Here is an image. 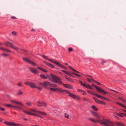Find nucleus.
I'll return each instance as SVG.
<instances>
[{
  "instance_id": "45",
  "label": "nucleus",
  "mask_w": 126,
  "mask_h": 126,
  "mask_svg": "<svg viewBox=\"0 0 126 126\" xmlns=\"http://www.w3.org/2000/svg\"><path fill=\"white\" fill-rule=\"evenodd\" d=\"M79 83L81 84V85L83 86V85H85V83H83L82 82L80 81H79Z\"/></svg>"
},
{
  "instance_id": "36",
  "label": "nucleus",
  "mask_w": 126,
  "mask_h": 126,
  "mask_svg": "<svg viewBox=\"0 0 126 126\" xmlns=\"http://www.w3.org/2000/svg\"><path fill=\"white\" fill-rule=\"evenodd\" d=\"M65 78L66 79L69 81H70L71 82V81H72V79L70 78H68L65 77Z\"/></svg>"
},
{
  "instance_id": "7",
  "label": "nucleus",
  "mask_w": 126,
  "mask_h": 126,
  "mask_svg": "<svg viewBox=\"0 0 126 126\" xmlns=\"http://www.w3.org/2000/svg\"><path fill=\"white\" fill-rule=\"evenodd\" d=\"M67 93H68L69 94V96L72 98L74 99H77L78 100H79L80 99V98L78 97L77 96L75 95L74 94L72 93H71L70 92L67 91Z\"/></svg>"
},
{
  "instance_id": "35",
  "label": "nucleus",
  "mask_w": 126,
  "mask_h": 126,
  "mask_svg": "<svg viewBox=\"0 0 126 126\" xmlns=\"http://www.w3.org/2000/svg\"><path fill=\"white\" fill-rule=\"evenodd\" d=\"M31 82H29L28 81H26L24 82V83L26 85H30Z\"/></svg>"
},
{
  "instance_id": "54",
  "label": "nucleus",
  "mask_w": 126,
  "mask_h": 126,
  "mask_svg": "<svg viewBox=\"0 0 126 126\" xmlns=\"http://www.w3.org/2000/svg\"><path fill=\"white\" fill-rule=\"evenodd\" d=\"M83 100L84 101H88V99H87L86 98H83Z\"/></svg>"
},
{
  "instance_id": "57",
  "label": "nucleus",
  "mask_w": 126,
  "mask_h": 126,
  "mask_svg": "<svg viewBox=\"0 0 126 126\" xmlns=\"http://www.w3.org/2000/svg\"><path fill=\"white\" fill-rule=\"evenodd\" d=\"M87 80L89 82H90L91 81V79L89 78H88L87 79Z\"/></svg>"
},
{
  "instance_id": "64",
  "label": "nucleus",
  "mask_w": 126,
  "mask_h": 126,
  "mask_svg": "<svg viewBox=\"0 0 126 126\" xmlns=\"http://www.w3.org/2000/svg\"><path fill=\"white\" fill-rule=\"evenodd\" d=\"M23 119L25 120H26V121H27L28 120L27 119V118H23Z\"/></svg>"
},
{
  "instance_id": "4",
  "label": "nucleus",
  "mask_w": 126,
  "mask_h": 126,
  "mask_svg": "<svg viewBox=\"0 0 126 126\" xmlns=\"http://www.w3.org/2000/svg\"><path fill=\"white\" fill-rule=\"evenodd\" d=\"M29 111L31 112H37L38 114L42 115L43 116H45L46 115V114L43 112H42L40 111H38L34 109H30Z\"/></svg>"
},
{
  "instance_id": "55",
  "label": "nucleus",
  "mask_w": 126,
  "mask_h": 126,
  "mask_svg": "<svg viewBox=\"0 0 126 126\" xmlns=\"http://www.w3.org/2000/svg\"><path fill=\"white\" fill-rule=\"evenodd\" d=\"M106 63V61H103L101 63V64L102 65H103L105 63Z\"/></svg>"
},
{
  "instance_id": "25",
  "label": "nucleus",
  "mask_w": 126,
  "mask_h": 126,
  "mask_svg": "<svg viewBox=\"0 0 126 126\" xmlns=\"http://www.w3.org/2000/svg\"><path fill=\"white\" fill-rule=\"evenodd\" d=\"M29 63L31 64L34 66H36L37 65V64L35 63L34 62L30 61Z\"/></svg>"
},
{
  "instance_id": "29",
  "label": "nucleus",
  "mask_w": 126,
  "mask_h": 126,
  "mask_svg": "<svg viewBox=\"0 0 126 126\" xmlns=\"http://www.w3.org/2000/svg\"><path fill=\"white\" fill-rule=\"evenodd\" d=\"M49 61H50V62H53L55 64H56V63H57V62H56V61L53 59H48Z\"/></svg>"
},
{
  "instance_id": "58",
  "label": "nucleus",
  "mask_w": 126,
  "mask_h": 126,
  "mask_svg": "<svg viewBox=\"0 0 126 126\" xmlns=\"http://www.w3.org/2000/svg\"><path fill=\"white\" fill-rule=\"evenodd\" d=\"M37 68H38L40 70H41L42 71V70H43V69L41 67H37Z\"/></svg>"
},
{
  "instance_id": "40",
  "label": "nucleus",
  "mask_w": 126,
  "mask_h": 126,
  "mask_svg": "<svg viewBox=\"0 0 126 126\" xmlns=\"http://www.w3.org/2000/svg\"><path fill=\"white\" fill-rule=\"evenodd\" d=\"M48 66L50 67H51L52 68H54V66L52 64H50V63L49 65Z\"/></svg>"
},
{
  "instance_id": "49",
  "label": "nucleus",
  "mask_w": 126,
  "mask_h": 126,
  "mask_svg": "<svg viewBox=\"0 0 126 126\" xmlns=\"http://www.w3.org/2000/svg\"><path fill=\"white\" fill-rule=\"evenodd\" d=\"M81 92L82 93V94L83 95H85L86 94V93L84 91H81Z\"/></svg>"
},
{
  "instance_id": "16",
  "label": "nucleus",
  "mask_w": 126,
  "mask_h": 126,
  "mask_svg": "<svg viewBox=\"0 0 126 126\" xmlns=\"http://www.w3.org/2000/svg\"><path fill=\"white\" fill-rule=\"evenodd\" d=\"M63 85L65 87L67 88L70 89H72L73 88V87L72 85L69 84H63Z\"/></svg>"
},
{
  "instance_id": "32",
  "label": "nucleus",
  "mask_w": 126,
  "mask_h": 126,
  "mask_svg": "<svg viewBox=\"0 0 126 126\" xmlns=\"http://www.w3.org/2000/svg\"><path fill=\"white\" fill-rule=\"evenodd\" d=\"M56 64L58 65L59 66L62 68L63 67V65H61V64L59 63H58L57 62L56 63Z\"/></svg>"
},
{
  "instance_id": "14",
  "label": "nucleus",
  "mask_w": 126,
  "mask_h": 126,
  "mask_svg": "<svg viewBox=\"0 0 126 126\" xmlns=\"http://www.w3.org/2000/svg\"><path fill=\"white\" fill-rule=\"evenodd\" d=\"M11 102H12L15 103L16 104H19V105H20L21 106H20V107H24L25 106L22 103L19 102L14 100H11Z\"/></svg>"
},
{
  "instance_id": "38",
  "label": "nucleus",
  "mask_w": 126,
  "mask_h": 126,
  "mask_svg": "<svg viewBox=\"0 0 126 126\" xmlns=\"http://www.w3.org/2000/svg\"><path fill=\"white\" fill-rule=\"evenodd\" d=\"M68 51L69 52L72 51L73 50L72 49L71 47L69 48L68 49Z\"/></svg>"
},
{
  "instance_id": "12",
  "label": "nucleus",
  "mask_w": 126,
  "mask_h": 126,
  "mask_svg": "<svg viewBox=\"0 0 126 126\" xmlns=\"http://www.w3.org/2000/svg\"><path fill=\"white\" fill-rule=\"evenodd\" d=\"M37 104L39 106H43L45 107L46 106V103L43 101H38L37 102Z\"/></svg>"
},
{
  "instance_id": "19",
  "label": "nucleus",
  "mask_w": 126,
  "mask_h": 126,
  "mask_svg": "<svg viewBox=\"0 0 126 126\" xmlns=\"http://www.w3.org/2000/svg\"><path fill=\"white\" fill-rule=\"evenodd\" d=\"M29 86L31 88H35L36 87V84L32 83H31Z\"/></svg>"
},
{
  "instance_id": "17",
  "label": "nucleus",
  "mask_w": 126,
  "mask_h": 126,
  "mask_svg": "<svg viewBox=\"0 0 126 126\" xmlns=\"http://www.w3.org/2000/svg\"><path fill=\"white\" fill-rule=\"evenodd\" d=\"M44 87H45L46 86H50V83L49 82L45 81L44 82Z\"/></svg>"
},
{
  "instance_id": "9",
  "label": "nucleus",
  "mask_w": 126,
  "mask_h": 126,
  "mask_svg": "<svg viewBox=\"0 0 126 126\" xmlns=\"http://www.w3.org/2000/svg\"><path fill=\"white\" fill-rule=\"evenodd\" d=\"M5 106L7 107H13L16 109H18L20 110H22L23 108L21 107H18L16 106H13L11 105L10 104H6L5 105Z\"/></svg>"
},
{
  "instance_id": "13",
  "label": "nucleus",
  "mask_w": 126,
  "mask_h": 126,
  "mask_svg": "<svg viewBox=\"0 0 126 126\" xmlns=\"http://www.w3.org/2000/svg\"><path fill=\"white\" fill-rule=\"evenodd\" d=\"M2 44V43L0 42V45H1ZM0 49L4 51H5L7 52L12 53V52L11 50L2 47H0Z\"/></svg>"
},
{
  "instance_id": "62",
  "label": "nucleus",
  "mask_w": 126,
  "mask_h": 126,
  "mask_svg": "<svg viewBox=\"0 0 126 126\" xmlns=\"http://www.w3.org/2000/svg\"><path fill=\"white\" fill-rule=\"evenodd\" d=\"M42 71L45 72H47V71L46 70H45L43 69Z\"/></svg>"
},
{
  "instance_id": "37",
  "label": "nucleus",
  "mask_w": 126,
  "mask_h": 126,
  "mask_svg": "<svg viewBox=\"0 0 126 126\" xmlns=\"http://www.w3.org/2000/svg\"><path fill=\"white\" fill-rule=\"evenodd\" d=\"M64 116L66 118H69V115H68L66 113H65L64 114Z\"/></svg>"
},
{
  "instance_id": "42",
  "label": "nucleus",
  "mask_w": 126,
  "mask_h": 126,
  "mask_svg": "<svg viewBox=\"0 0 126 126\" xmlns=\"http://www.w3.org/2000/svg\"><path fill=\"white\" fill-rule=\"evenodd\" d=\"M72 74L74 75H75V76H79V77H80L81 76L80 75H79V74H78L76 73H72Z\"/></svg>"
},
{
  "instance_id": "26",
  "label": "nucleus",
  "mask_w": 126,
  "mask_h": 126,
  "mask_svg": "<svg viewBox=\"0 0 126 126\" xmlns=\"http://www.w3.org/2000/svg\"><path fill=\"white\" fill-rule=\"evenodd\" d=\"M121 113H122L120 112H119V113H115V114L116 115L122 117H123V116L122 115H123Z\"/></svg>"
},
{
  "instance_id": "50",
  "label": "nucleus",
  "mask_w": 126,
  "mask_h": 126,
  "mask_svg": "<svg viewBox=\"0 0 126 126\" xmlns=\"http://www.w3.org/2000/svg\"><path fill=\"white\" fill-rule=\"evenodd\" d=\"M42 57L45 59H47V60L48 59L47 58V57L46 56H45L44 55H43L42 56Z\"/></svg>"
},
{
  "instance_id": "15",
  "label": "nucleus",
  "mask_w": 126,
  "mask_h": 126,
  "mask_svg": "<svg viewBox=\"0 0 126 126\" xmlns=\"http://www.w3.org/2000/svg\"><path fill=\"white\" fill-rule=\"evenodd\" d=\"M59 91L60 92H67V90H63L61 89L58 88H56L55 89V91Z\"/></svg>"
},
{
  "instance_id": "47",
  "label": "nucleus",
  "mask_w": 126,
  "mask_h": 126,
  "mask_svg": "<svg viewBox=\"0 0 126 126\" xmlns=\"http://www.w3.org/2000/svg\"><path fill=\"white\" fill-rule=\"evenodd\" d=\"M17 85L19 86L20 87H22V83L21 82H19V83H18V84Z\"/></svg>"
},
{
  "instance_id": "60",
  "label": "nucleus",
  "mask_w": 126,
  "mask_h": 126,
  "mask_svg": "<svg viewBox=\"0 0 126 126\" xmlns=\"http://www.w3.org/2000/svg\"><path fill=\"white\" fill-rule=\"evenodd\" d=\"M119 105H120L121 106L123 107H124V105H123L121 103H120Z\"/></svg>"
},
{
  "instance_id": "56",
  "label": "nucleus",
  "mask_w": 126,
  "mask_h": 126,
  "mask_svg": "<svg viewBox=\"0 0 126 126\" xmlns=\"http://www.w3.org/2000/svg\"><path fill=\"white\" fill-rule=\"evenodd\" d=\"M11 18L12 19H16L17 18L14 16H12Z\"/></svg>"
},
{
  "instance_id": "41",
  "label": "nucleus",
  "mask_w": 126,
  "mask_h": 126,
  "mask_svg": "<svg viewBox=\"0 0 126 126\" xmlns=\"http://www.w3.org/2000/svg\"><path fill=\"white\" fill-rule=\"evenodd\" d=\"M49 90H50L52 91H55V89L52 88H49Z\"/></svg>"
},
{
  "instance_id": "3",
  "label": "nucleus",
  "mask_w": 126,
  "mask_h": 126,
  "mask_svg": "<svg viewBox=\"0 0 126 126\" xmlns=\"http://www.w3.org/2000/svg\"><path fill=\"white\" fill-rule=\"evenodd\" d=\"M5 44L6 46L7 47L9 46L11 48L16 50L17 51L19 48V47L14 46L12 43L9 42H6Z\"/></svg>"
},
{
  "instance_id": "11",
  "label": "nucleus",
  "mask_w": 126,
  "mask_h": 126,
  "mask_svg": "<svg viewBox=\"0 0 126 126\" xmlns=\"http://www.w3.org/2000/svg\"><path fill=\"white\" fill-rule=\"evenodd\" d=\"M91 112L93 116L98 119L99 120L100 119V117L97 113L93 111H91Z\"/></svg>"
},
{
  "instance_id": "52",
  "label": "nucleus",
  "mask_w": 126,
  "mask_h": 126,
  "mask_svg": "<svg viewBox=\"0 0 126 126\" xmlns=\"http://www.w3.org/2000/svg\"><path fill=\"white\" fill-rule=\"evenodd\" d=\"M62 71L64 72V73H65V74H67V72H67V71H66L64 70H62Z\"/></svg>"
},
{
  "instance_id": "1",
  "label": "nucleus",
  "mask_w": 126,
  "mask_h": 126,
  "mask_svg": "<svg viewBox=\"0 0 126 126\" xmlns=\"http://www.w3.org/2000/svg\"><path fill=\"white\" fill-rule=\"evenodd\" d=\"M89 120L95 123L98 122L102 125H104L106 126H114L113 124L110 121L108 120L103 119L102 120H95L94 119L89 118Z\"/></svg>"
},
{
  "instance_id": "51",
  "label": "nucleus",
  "mask_w": 126,
  "mask_h": 126,
  "mask_svg": "<svg viewBox=\"0 0 126 126\" xmlns=\"http://www.w3.org/2000/svg\"><path fill=\"white\" fill-rule=\"evenodd\" d=\"M39 85H42L44 87V82L43 83H42V82H40L39 83Z\"/></svg>"
},
{
  "instance_id": "24",
  "label": "nucleus",
  "mask_w": 126,
  "mask_h": 126,
  "mask_svg": "<svg viewBox=\"0 0 126 126\" xmlns=\"http://www.w3.org/2000/svg\"><path fill=\"white\" fill-rule=\"evenodd\" d=\"M40 77L43 79H46L47 78V77H46L44 75L41 74L40 75Z\"/></svg>"
},
{
  "instance_id": "61",
  "label": "nucleus",
  "mask_w": 126,
  "mask_h": 126,
  "mask_svg": "<svg viewBox=\"0 0 126 126\" xmlns=\"http://www.w3.org/2000/svg\"><path fill=\"white\" fill-rule=\"evenodd\" d=\"M93 88L91 87V86H90L89 87V89H91V90H92L93 89Z\"/></svg>"
},
{
  "instance_id": "18",
  "label": "nucleus",
  "mask_w": 126,
  "mask_h": 126,
  "mask_svg": "<svg viewBox=\"0 0 126 126\" xmlns=\"http://www.w3.org/2000/svg\"><path fill=\"white\" fill-rule=\"evenodd\" d=\"M23 59L24 61L29 63L31 61L30 60L26 58H23Z\"/></svg>"
},
{
  "instance_id": "8",
  "label": "nucleus",
  "mask_w": 126,
  "mask_h": 126,
  "mask_svg": "<svg viewBox=\"0 0 126 126\" xmlns=\"http://www.w3.org/2000/svg\"><path fill=\"white\" fill-rule=\"evenodd\" d=\"M92 85L96 89H97V91H98V92H102L104 93V94H107L108 93L107 92H106L105 91H104V90H103L102 89H101L100 88H99V87H98L92 84Z\"/></svg>"
},
{
  "instance_id": "22",
  "label": "nucleus",
  "mask_w": 126,
  "mask_h": 126,
  "mask_svg": "<svg viewBox=\"0 0 126 126\" xmlns=\"http://www.w3.org/2000/svg\"><path fill=\"white\" fill-rule=\"evenodd\" d=\"M87 91L90 94L92 95H95L96 96V94H97L95 93H94L92 92L89 90H88Z\"/></svg>"
},
{
  "instance_id": "23",
  "label": "nucleus",
  "mask_w": 126,
  "mask_h": 126,
  "mask_svg": "<svg viewBox=\"0 0 126 126\" xmlns=\"http://www.w3.org/2000/svg\"><path fill=\"white\" fill-rule=\"evenodd\" d=\"M92 108L95 110V111H97L98 110L97 107L94 106H92Z\"/></svg>"
},
{
  "instance_id": "30",
  "label": "nucleus",
  "mask_w": 126,
  "mask_h": 126,
  "mask_svg": "<svg viewBox=\"0 0 126 126\" xmlns=\"http://www.w3.org/2000/svg\"><path fill=\"white\" fill-rule=\"evenodd\" d=\"M22 94L23 93L22 91L20 90H19L17 92V94L18 95H20Z\"/></svg>"
},
{
  "instance_id": "10",
  "label": "nucleus",
  "mask_w": 126,
  "mask_h": 126,
  "mask_svg": "<svg viewBox=\"0 0 126 126\" xmlns=\"http://www.w3.org/2000/svg\"><path fill=\"white\" fill-rule=\"evenodd\" d=\"M30 71L32 73L35 74H39V72L36 69L32 67H30L29 68Z\"/></svg>"
},
{
  "instance_id": "46",
  "label": "nucleus",
  "mask_w": 126,
  "mask_h": 126,
  "mask_svg": "<svg viewBox=\"0 0 126 126\" xmlns=\"http://www.w3.org/2000/svg\"><path fill=\"white\" fill-rule=\"evenodd\" d=\"M99 104H103V105H105V103L101 101H100L99 102Z\"/></svg>"
},
{
  "instance_id": "53",
  "label": "nucleus",
  "mask_w": 126,
  "mask_h": 126,
  "mask_svg": "<svg viewBox=\"0 0 126 126\" xmlns=\"http://www.w3.org/2000/svg\"><path fill=\"white\" fill-rule=\"evenodd\" d=\"M66 74L68 75L69 76H72V75L70 73H69L68 72H67V73Z\"/></svg>"
},
{
  "instance_id": "34",
  "label": "nucleus",
  "mask_w": 126,
  "mask_h": 126,
  "mask_svg": "<svg viewBox=\"0 0 126 126\" xmlns=\"http://www.w3.org/2000/svg\"><path fill=\"white\" fill-rule=\"evenodd\" d=\"M12 34H13L14 35H16L17 34V32L15 31L12 32Z\"/></svg>"
},
{
  "instance_id": "39",
  "label": "nucleus",
  "mask_w": 126,
  "mask_h": 126,
  "mask_svg": "<svg viewBox=\"0 0 126 126\" xmlns=\"http://www.w3.org/2000/svg\"><path fill=\"white\" fill-rule=\"evenodd\" d=\"M0 110L2 111H4L5 110V109L3 108L0 107Z\"/></svg>"
},
{
  "instance_id": "48",
  "label": "nucleus",
  "mask_w": 126,
  "mask_h": 126,
  "mask_svg": "<svg viewBox=\"0 0 126 126\" xmlns=\"http://www.w3.org/2000/svg\"><path fill=\"white\" fill-rule=\"evenodd\" d=\"M35 88H37L38 89H39V90H41L43 89L42 88H41V87H37L36 86V87Z\"/></svg>"
},
{
  "instance_id": "43",
  "label": "nucleus",
  "mask_w": 126,
  "mask_h": 126,
  "mask_svg": "<svg viewBox=\"0 0 126 126\" xmlns=\"http://www.w3.org/2000/svg\"><path fill=\"white\" fill-rule=\"evenodd\" d=\"M1 55L3 56H9L8 54L4 53L2 54Z\"/></svg>"
},
{
  "instance_id": "2",
  "label": "nucleus",
  "mask_w": 126,
  "mask_h": 126,
  "mask_svg": "<svg viewBox=\"0 0 126 126\" xmlns=\"http://www.w3.org/2000/svg\"><path fill=\"white\" fill-rule=\"evenodd\" d=\"M46 75L47 76V78L50 81L54 83H58L59 84H63L62 82L61 81L62 79L59 77L52 74H50V75L53 77L47 75Z\"/></svg>"
},
{
  "instance_id": "44",
  "label": "nucleus",
  "mask_w": 126,
  "mask_h": 126,
  "mask_svg": "<svg viewBox=\"0 0 126 126\" xmlns=\"http://www.w3.org/2000/svg\"><path fill=\"white\" fill-rule=\"evenodd\" d=\"M44 63L46 65H47L49 66V65L50 63H48L47 62H46L45 61H44Z\"/></svg>"
},
{
  "instance_id": "28",
  "label": "nucleus",
  "mask_w": 126,
  "mask_h": 126,
  "mask_svg": "<svg viewBox=\"0 0 126 126\" xmlns=\"http://www.w3.org/2000/svg\"><path fill=\"white\" fill-rule=\"evenodd\" d=\"M93 98L96 102L99 104L100 101L94 97H93Z\"/></svg>"
},
{
  "instance_id": "63",
  "label": "nucleus",
  "mask_w": 126,
  "mask_h": 126,
  "mask_svg": "<svg viewBox=\"0 0 126 126\" xmlns=\"http://www.w3.org/2000/svg\"><path fill=\"white\" fill-rule=\"evenodd\" d=\"M72 70H73V71H74V72H75L76 71V70L75 69H74L73 68H72L71 69Z\"/></svg>"
},
{
  "instance_id": "20",
  "label": "nucleus",
  "mask_w": 126,
  "mask_h": 126,
  "mask_svg": "<svg viewBox=\"0 0 126 126\" xmlns=\"http://www.w3.org/2000/svg\"><path fill=\"white\" fill-rule=\"evenodd\" d=\"M118 126H124V124L119 122H117L115 123Z\"/></svg>"
},
{
  "instance_id": "21",
  "label": "nucleus",
  "mask_w": 126,
  "mask_h": 126,
  "mask_svg": "<svg viewBox=\"0 0 126 126\" xmlns=\"http://www.w3.org/2000/svg\"><path fill=\"white\" fill-rule=\"evenodd\" d=\"M96 97H97L99 98H101L105 100L106 98L105 97L102 96H100L98 94H96Z\"/></svg>"
},
{
  "instance_id": "6",
  "label": "nucleus",
  "mask_w": 126,
  "mask_h": 126,
  "mask_svg": "<svg viewBox=\"0 0 126 126\" xmlns=\"http://www.w3.org/2000/svg\"><path fill=\"white\" fill-rule=\"evenodd\" d=\"M4 123L7 125L11 126H19L20 125L19 124L16 123L12 122L5 121L4 122Z\"/></svg>"
},
{
  "instance_id": "27",
  "label": "nucleus",
  "mask_w": 126,
  "mask_h": 126,
  "mask_svg": "<svg viewBox=\"0 0 126 126\" xmlns=\"http://www.w3.org/2000/svg\"><path fill=\"white\" fill-rule=\"evenodd\" d=\"M57 85L56 84H51L50 83V86L51 87H57Z\"/></svg>"
},
{
  "instance_id": "31",
  "label": "nucleus",
  "mask_w": 126,
  "mask_h": 126,
  "mask_svg": "<svg viewBox=\"0 0 126 126\" xmlns=\"http://www.w3.org/2000/svg\"><path fill=\"white\" fill-rule=\"evenodd\" d=\"M89 85H88L86 83H85V85H83V86L84 87L88 89L89 88Z\"/></svg>"
},
{
  "instance_id": "33",
  "label": "nucleus",
  "mask_w": 126,
  "mask_h": 126,
  "mask_svg": "<svg viewBox=\"0 0 126 126\" xmlns=\"http://www.w3.org/2000/svg\"><path fill=\"white\" fill-rule=\"evenodd\" d=\"M27 105L29 106H31L32 105V103L31 102H26Z\"/></svg>"
},
{
  "instance_id": "59",
  "label": "nucleus",
  "mask_w": 126,
  "mask_h": 126,
  "mask_svg": "<svg viewBox=\"0 0 126 126\" xmlns=\"http://www.w3.org/2000/svg\"><path fill=\"white\" fill-rule=\"evenodd\" d=\"M113 116H114V117L116 119H119V118H118V117L115 115H113Z\"/></svg>"
},
{
  "instance_id": "5",
  "label": "nucleus",
  "mask_w": 126,
  "mask_h": 126,
  "mask_svg": "<svg viewBox=\"0 0 126 126\" xmlns=\"http://www.w3.org/2000/svg\"><path fill=\"white\" fill-rule=\"evenodd\" d=\"M23 111L24 113L27 114L29 115H33L37 117H39L41 118H43V116L40 114H37L35 113H32L30 112H28V111L24 110H23Z\"/></svg>"
}]
</instances>
